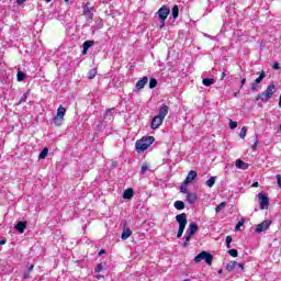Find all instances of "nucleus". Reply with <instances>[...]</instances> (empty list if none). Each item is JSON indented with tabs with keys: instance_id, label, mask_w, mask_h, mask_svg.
I'll return each instance as SVG.
<instances>
[{
	"instance_id": "aec40b11",
	"label": "nucleus",
	"mask_w": 281,
	"mask_h": 281,
	"mask_svg": "<svg viewBox=\"0 0 281 281\" xmlns=\"http://www.w3.org/2000/svg\"><path fill=\"white\" fill-rule=\"evenodd\" d=\"M186 199L188 201V203H195L196 202V193H186Z\"/></svg>"
},
{
	"instance_id": "39448f33",
	"label": "nucleus",
	"mask_w": 281,
	"mask_h": 281,
	"mask_svg": "<svg viewBox=\"0 0 281 281\" xmlns=\"http://www.w3.org/2000/svg\"><path fill=\"white\" fill-rule=\"evenodd\" d=\"M67 114V109L63 105H59L57 109V114L53 119V123L55 126H63V122H65V115Z\"/></svg>"
},
{
	"instance_id": "49530a36",
	"label": "nucleus",
	"mask_w": 281,
	"mask_h": 281,
	"mask_svg": "<svg viewBox=\"0 0 281 281\" xmlns=\"http://www.w3.org/2000/svg\"><path fill=\"white\" fill-rule=\"evenodd\" d=\"M25 0H16V3H18V5H23V2H24Z\"/></svg>"
},
{
	"instance_id": "c9c22d12",
	"label": "nucleus",
	"mask_w": 281,
	"mask_h": 281,
	"mask_svg": "<svg viewBox=\"0 0 281 281\" xmlns=\"http://www.w3.org/2000/svg\"><path fill=\"white\" fill-rule=\"evenodd\" d=\"M226 247L227 249H232V236H226Z\"/></svg>"
},
{
	"instance_id": "4c0bfd02",
	"label": "nucleus",
	"mask_w": 281,
	"mask_h": 281,
	"mask_svg": "<svg viewBox=\"0 0 281 281\" xmlns=\"http://www.w3.org/2000/svg\"><path fill=\"white\" fill-rule=\"evenodd\" d=\"M27 101V93H24L21 98L18 104H23V102Z\"/></svg>"
},
{
	"instance_id": "a878e982",
	"label": "nucleus",
	"mask_w": 281,
	"mask_h": 281,
	"mask_svg": "<svg viewBox=\"0 0 281 281\" xmlns=\"http://www.w3.org/2000/svg\"><path fill=\"white\" fill-rule=\"evenodd\" d=\"M95 76H98V69L93 68V69L89 70V72H88L89 80H93V78H95Z\"/></svg>"
},
{
	"instance_id": "2f4dec72",
	"label": "nucleus",
	"mask_w": 281,
	"mask_h": 281,
	"mask_svg": "<svg viewBox=\"0 0 281 281\" xmlns=\"http://www.w3.org/2000/svg\"><path fill=\"white\" fill-rule=\"evenodd\" d=\"M225 205H227V202H222V203H220V204L215 207L216 214H218V212H221L222 210H225Z\"/></svg>"
},
{
	"instance_id": "13d9d810",
	"label": "nucleus",
	"mask_w": 281,
	"mask_h": 281,
	"mask_svg": "<svg viewBox=\"0 0 281 281\" xmlns=\"http://www.w3.org/2000/svg\"><path fill=\"white\" fill-rule=\"evenodd\" d=\"M66 1V3L69 1V0H65Z\"/></svg>"
},
{
	"instance_id": "f257e3e1",
	"label": "nucleus",
	"mask_w": 281,
	"mask_h": 281,
	"mask_svg": "<svg viewBox=\"0 0 281 281\" xmlns=\"http://www.w3.org/2000/svg\"><path fill=\"white\" fill-rule=\"evenodd\" d=\"M155 143V137L153 136H145L142 139H138L135 144L136 153H144V150H148L150 146Z\"/></svg>"
},
{
	"instance_id": "4d7b16f0",
	"label": "nucleus",
	"mask_w": 281,
	"mask_h": 281,
	"mask_svg": "<svg viewBox=\"0 0 281 281\" xmlns=\"http://www.w3.org/2000/svg\"><path fill=\"white\" fill-rule=\"evenodd\" d=\"M183 281H190V279H184Z\"/></svg>"
},
{
	"instance_id": "9d476101",
	"label": "nucleus",
	"mask_w": 281,
	"mask_h": 281,
	"mask_svg": "<svg viewBox=\"0 0 281 281\" xmlns=\"http://www.w3.org/2000/svg\"><path fill=\"white\" fill-rule=\"evenodd\" d=\"M265 70H262L259 75V77L251 83V90L252 91H258V86L260 85V82H262V80H265Z\"/></svg>"
},
{
	"instance_id": "412c9836",
	"label": "nucleus",
	"mask_w": 281,
	"mask_h": 281,
	"mask_svg": "<svg viewBox=\"0 0 281 281\" xmlns=\"http://www.w3.org/2000/svg\"><path fill=\"white\" fill-rule=\"evenodd\" d=\"M173 207H176V210H186V203L178 200L173 203Z\"/></svg>"
},
{
	"instance_id": "c85d7f7f",
	"label": "nucleus",
	"mask_w": 281,
	"mask_h": 281,
	"mask_svg": "<svg viewBox=\"0 0 281 281\" xmlns=\"http://www.w3.org/2000/svg\"><path fill=\"white\" fill-rule=\"evenodd\" d=\"M188 184L189 183H186V181H183L180 186V192H182V194H188Z\"/></svg>"
},
{
	"instance_id": "f03ea898",
	"label": "nucleus",
	"mask_w": 281,
	"mask_h": 281,
	"mask_svg": "<svg viewBox=\"0 0 281 281\" xmlns=\"http://www.w3.org/2000/svg\"><path fill=\"white\" fill-rule=\"evenodd\" d=\"M176 221L179 224L177 238H181V236H183V232L186 231V225H188V215L186 213L178 214L176 216Z\"/></svg>"
},
{
	"instance_id": "6e6d98bb",
	"label": "nucleus",
	"mask_w": 281,
	"mask_h": 281,
	"mask_svg": "<svg viewBox=\"0 0 281 281\" xmlns=\"http://www.w3.org/2000/svg\"><path fill=\"white\" fill-rule=\"evenodd\" d=\"M218 273H223V270H220Z\"/></svg>"
},
{
	"instance_id": "37998d69",
	"label": "nucleus",
	"mask_w": 281,
	"mask_h": 281,
	"mask_svg": "<svg viewBox=\"0 0 281 281\" xmlns=\"http://www.w3.org/2000/svg\"><path fill=\"white\" fill-rule=\"evenodd\" d=\"M83 14H91V9L85 8L83 9Z\"/></svg>"
},
{
	"instance_id": "f704fd0d",
	"label": "nucleus",
	"mask_w": 281,
	"mask_h": 281,
	"mask_svg": "<svg viewBox=\"0 0 281 281\" xmlns=\"http://www.w3.org/2000/svg\"><path fill=\"white\" fill-rule=\"evenodd\" d=\"M229 256H232V258H238V250L237 249H231L228 250Z\"/></svg>"
},
{
	"instance_id": "de8ad7c7",
	"label": "nucleus",
	"mask_w": 281,
	"mask_h": 281,
	"mask_svg": "<svg viewBox=\"0 0 281 281\" xmlns=\"http://www.w3.org/2000/svg\"><path fill=\"white\" fill-rule=\"evenodd\" d=\"M225 76H227V74L225 71H223L222 76H221V80H223L225 78Z\"/></svg>"
},
{
	"instance_id": "423d86ee",
	"label": "nucleus",
	"mask_w": 281,
	"mask_h": 281,
	"mask_svg": "<svg viewBox=\"0 0 281 281\" xmlns=\"http://www.w3.org/2000/svg\"><path fill=\"white\" fill-rule=\"evenodd\" d=\"M158 19L160 20V30L166 27V19H168V15L170 14V8L167 5H162L158 11Z\"/></svg>"
},
{
	"instance_id": "a18cd8bd",
	"label": "nucleus",
	"mask_w": 281,
	"mask_h": 281,
	"mask_svg": "<svg viewBox=\"0 0 281 281\" xmlns=\"http://www.w3.org/2000/svg\"><path fill=\"white\" fill-rule=\"evenodd\" d=\"M237 266L239 267V269H241V271H245V265H243V263H237Z\"/></svg>"
},
{
	"instance_id": "ddd939ff",
	"label": "nucleus",
	"mask_w": 281,
	"mask_h": 281,
	"mask_svg": "<svg viewBox=\"0 0 281 281\" xmlns=\"http://www.w3.org/2000/svg\"><path fill=\"white\" fill-rule=\"evenodd\" d=\"M168 111H170V108L164 103L159 109L158 117H161L162 120H166V115H168Z\"/></svg>"
},
{
	"instance_id": "7ed1b4c3",
	"label": "nucleus",
	"mask_w": 281,
	"mask_h": 281,
	"mask_svg": "<svg viewBox=\"0 0 281 281\" xmlns=\"http://www.w3.org/2000/svg\"><path fill=\"white\" fill-rule=\"evenodd\" d=\"M273 93H276V85H269L261 94L257 95L256 101L258 102L261 100V102H267L273 98Z\"/></svg>"
},
{
	"instance_id": "c03bdc74",
	"label": "nucleus",
	"mask_w": 281,
	"mask_h": 281,
	"mask_svg": "<svg viewBox=\"0 0 281 281\" xmlns=\"http://www.w3.org/2000/svg\"><path fill=\"white\" fill-rule=\"evenodd\" d=\"M256 146H258V136H256V140L252 145V150H256Z\"/></svg>"
},
{
	"instance_id": "8fccbe9b",
	"label": "nucleus",
	"mask_w": 281,
	"mask_h": 281,
	"mask_svg": "<svg viewBox=\"0 0 281 281\" xmlns=\"http://www.w3.org/2000/svg\"><path fill=\"white\" fill-rule=\"evenodd\" d=\"M106 251L104 250V249H101L100 251H99V256H102V254H105Z\"/></svg>"
},
{
	"instance_id": "864d4df0",
	"label": "nucleus",
	"mask_w": 281,
	"mask_h": 281,
	"mask_svg": "<svg viewBox=\"0 0 281 281\" xmlns=\"http://www.w3.org/2000/svg\"><path fill=\"white\" fill-rule=\"evenodd\" d=\"M0 245H5V240H0Z\"/></svg>"
},
{
	"instance_id": "2eb2a0df",
	"label": "nucleus",
	"mask_w": 281,
	"mask_h": 281,
	"mask_svg": "<svg viewBox=\"0 0 281 281\" xmlns=\"http://www.w3.org/2000/svg\"><path fill=\"white\" fill-rule=\"evenodd\" d=\"M147 83H148V77H143L136 82V89L138 91H142V89H144V87H146Z\"/></svg>"
},
{
	"instance_id": "0eeeda50",
	"label": "nucleus",
	"mask_w": 281,
	"mask_h": 281,
	"mask_svg": "<svg viewBox=\"0 0 281 281\" xmlns=\"http://www.w3.org/2000/svg\"><path fill=\"white\" fill-rule=\"evenodd\" d=\"M196 232H199V225L196 223H191L188 231L186 232V240L183 243V247H188V245H190V240L192 236L196 234Z\"/></svg>"
},
{
	"instance_id": "c756f323",
	"label": "nucleus",
	"mask_w": 281,
	"mask_h": 281,
	"mask_svg": "<svg viewBox=\"0 0 281 281\" xmlns=\"http://www.w3.org/2000/svg\"><path fill=\"white\" fill-rule=\"evenodd\" d=\"M245 225V218H240L239 222L235 226V232H240V228Z\"/></svg>"
},
{
	"instance_id": "a211bd4d",
	"label": "nucleus",
	"mask_w": 281,
	"mask_h": 281,
	"mask_svg": "<svg viewBox=\"0 0 281 281\" xmlns=\"http://www.w3.org/2000/svg\"><path fill=\"white\" fill-rule=\"evenodd\" d=\"M94 44H95V42H93V41H86L83 43L82 54L86 55L89 52L90 47H93Z\"/></svg>"
},
{
	"instance_id": "473e14b6",
	"label": "nucleus",
	"mask_w": 281,
	"mask_h": 281,
	"mask_svg": "<svg viewBox=\"0 0 281 281\" xmlns=\"http://www.w3.org/2000/svg\"><path fill=\"white\" fill-rule=\"evenodd\" d=\"M155 87H157V79L151 78L149 80V89H155Z\"/></svg>"
},
{
	"instance_id": "ea45409f",
	"label": "nucleus",
	"mask_w": 281,
	"mask_h": 281,
	"mask_svg": "<svg viewBox=\"0 0 281 281\" xmlns=\"http://www.w3.org/2000/svg\"><path fill=\"white\" fill-rule=\"evenodd\" d=\"M272 69H274L276 71H278V69H280V64L278 61H276L273 65H272Z\"/></svg>"
},
{
	"instance_id": "72a5a7b5",
	"label": "nucleus",
	"mask_w": 281,
	"mask_h": 281,
	"mask_svg": "<svg viewBox=\"0 0 281 281\" xmlns=\"http://www.w3.org/2000/svg\"><path fill=\"white\" fill-rule=\"evenodd\" d=\"M239 137L241 139H245V137H247V128L244 126L239 133Z\"/></svg>"
},
{
	"instance_id": "58836bf2",
	"label": "nucleus",
	"mask_w": 281,
	"mask_h": 281,
	"mask_svg": "<svg viewBox=\"0 0 281 281\" xmlns=\"http://www.w3.org/2000/svg\"><path fill=\"white\" fill-rule=\"evenodd\" d=\"M148 170V166L147 165H143L140 168V175H146V171Z\"/></svg>"
},
{
	"instance_id": "79ce46f5",
	"label": "nucleus",
	"mask_w": 281,
	"mask_h": 281,
	"mask_svg": "<svg viewBox=\"0 0 281 281\" xmlns=\"http://www.w3.org/2000/svg\"><path fill=\"white\" fill-rule=\"evenodd\" d=\"M97 273H100L102 271V263H99L95 268Z\"/></svg>"
},
{
	"instance_id": "e433bc0d",
	"label": "nucleus",
	"mask_w": 281,
	"mask_h": 281,
	"mask_svg": "<svg viewBox=\"0 0 281 281\" xmlns=\"http://www.w3.org/2000/svg\"><path fill=\"white\" fill-rule=\"evenodd\" d=\"M237 126H238V122H236V121H229V128L232 130V131H234V128H237Z\"/></svg>"
},
{
	"instance_id": "4468645a",
	"label": "nucleus",
	"mask_w": 281,
	"mask_h": 281,
	"mask_svg": "<svg viewBox=\"0 0 281 281\" xmlns=\"http://www.w3.org/2000/svg\"><path fill=\"white\" fill-rule=\"evenodd\" d=\"M26 228H27V222H18V224L14 226V229L20 234H23Z\"/></svg>"
},
{
	"instance_id": "5fc2aeb1",
	"label": "nucleus",
	"mask_w": 281,
	"mask_h": 281,
	"mask_svg": "<svg viewBox=\"0 0 281 281\" xmlns=\"http://www.w3.org/2000/svg\"><path fill=\"white\" fill-rule=\"evenodd\" d=\"M45 1H46V3H50L52 0H45Z\"/></svg>"
},
{
	"instance_id": "4be33fe9",
	"label": "nucleus",
	"mask_w": 281,
	"mask_h": 281,
	"mask_svg": "<svg viewBox=\"0 0 281 281\" xmlns=\"http://www.w3.org/2000/svg\"><path fill=\"white\" fill-rule=\"evenodd\" d=\"M202 85H204V87H212V85H214V79L213 78H204L202 80Z\"/></svg>"
},
{
	"instance_id": "cd10ccee",
	"label": "nucleus",
	"mask_w": 281,
	"mask_h": 281,
	"mask_svg": "<svg viewBox=\"0 0 281 281\" xmlns=\"http://www.w3.org/2000/svg\"><path fill=\"white\" fill-rule=\"evenodd\" d=\"M49 153V149L45 147L38 155V159H45Z\"/></svg>"
},
{
	"instance_id": "1a4fd4ad",
	"label": "nucleus",
	"mask_w": 281,
	"mask_h": 281,
	"mask_svg": "<svg viewBox=\"0 0 281 281\" xmlns=\"http://www.w3.org/2000/svg\"><path fill=\"white\" fill-rule=\"evenodd\" d=\"M269 227H271V221L266 220L256 226L255 232L257 234H262V232H267V229H269Z\"/></svg>"
},
{
	"instance_id": "3c124183",
	"label": "nucleus",
	"mask_w": 281,
	"mask_h": 281,
	"mask_svg": "<svg viewBox=\"0 0 281 281\" xmlns=\"http://www.w3.org/2000/svg\"><path fill=\"white\" fill-rule=\"evenodd\" d=\"M246 82H247V79H246V78L241 79V87H243V85H245Z\"/></svg>"
},
{
	"instance_id": "393cba45",
	"label": "nucleus",
	"mask_w": 281,
	"mask_h": 281,
	"mask_svg": "<svg viewBox=\"0 0 281 281\" xmlns=\"http://www.w3.org/2000/svg\"><path fill=\"white\" fill-rule=\"evenodd\" d=\"M238 265V262L236 261H231L226 265V271H234V269H236V266Z\"/></svg>"
},
{
	"instance_id": "bb28decb",
	"label": "nucleus",
	"mask_w": 281,
	"mask_h": 281,
	"mask_svg": "<svg viewBox=\"0 0 281 281\" xmlns=\"http://www.w3.org/2000/svg\"><path fill=\"white\" fill-rule=\"evenodd\" d=\"M171 16L173 19H177L179 16V5H173V8L171 10Z\"/></svg>"
},
{
	"instance_id": "6ab92c4d",
	"label": "nucleus",
	"mask_w": 281,
	"mask_h": 281,
	"mask_svg": "<svg viewBox=\"0 0 281 281\" xmlns=\"http://www.w3.org/2000/svg\"><path fill=\"white\" fill-rule=\"evenodd\" d=\"M135 194V191L133 190V188H130L127 190L124 191L123 193V199H133V195Z\"/></svg>"
},
{
	"instance_id": "09e8293b",
	"label": "nucleus",
	"mask_w": 281,
	"mask_h": 281,
	"mask_svg": "<svg viewBox=\"0 0 281 281\" xmlns=\"http://www.w3.org/2000/svg\"><path fill=\"white\" fill-rule=\"evenodd\" d=\"M260 184L258 182H254L252 188H258Z\"/></svg>"
},
{
	"instance_id": "f3484780",
	"label": "nucleus",
	"mask_w": 281,
	"mask_h": 281,
	"mask_svg": "<svg viewBox=\"0 0 281 281\" xmlns=\"http://www.w3.org/2000/svg\"><path fill=\"white\" fill-rule=\"evenodd\" d=\"M194 179H196V171L191 170V171H189L184 182L186 183H192V181H194Z\"/></svg>"
},
{
	"instance_id": "f8f14e48",
	"label": "nucleus",
	"mask_w": 281,
	"mask_h": 281,
	"mask_svg": "<svg viewBox=\"0 0 281 281\" xmlns=\"http://www.w3.org/2000/svg\"><path fill=\"white\" fill-rule=\"evenodd\" d=\"M131 236H133V231H131L130 227H127L126 225L123 226V232L121 234V238L122 240H128V238H131Z\"/></svg>"
},
{
	"instance_id": "a19ab883",
	"label": "nucleus",
	"mask_w": 281,
	"mask_h": 281,
	"mask_svg": "<svg viewBox=\"0 0 281 281\" xmlns=\"http://www.w3.org/2000/svg\"><path fill=\"white\" fill-rule=\"evenodd\" d=\"M277 183L279 186V188H281V176L280 175H277Z\"/></svg>"
},
{
	"instance_id": "20e7f679",
	"label": "nucleus",
	"mask_w": 281,
	"mask_h": 281,
	"mask_svg": "<svg viewBox=\"0 0 281 281\" xmlns=\"http://www.w3.org/2000/svg\"><path fill=\"white\" fill-rule=\"evenodd\" d=\"M202 260H204L209 267H212V262H214V256L209 251L203 250L198 256H195L194 262L199 263L202 262Z\"/></svg>"
},
{
	"instance_id": "5701e85b",
	"label": "nucleus",
	"mask_w": 281,
	"mask_h": 281,
	"mask_svg": "<svg viewBox=\"0 0 281 281\" xmlns=\"http://www.w3.org/2000/svg\"><path fill=\"white\" fill-rule=\"evenodd\" d=\"M115 113V109H109L106 110L105 114H104V120H111V117H113V114Z\"/></svg>"
},
{
	"instance_id": "7c9ffc66",
	"label": "nucleus",
	"mask_w": 281,
	"mask_h": 281,
	"mask_svg": "<svg viewBox=\"0 0 281 281\" xmlns=\"http://www.w3.org/2000/svg\"><path fill=\"white\" fill-rule=\"evenodd\" d=\"M16 78H18V82H23V80H25V72L19 70Z\"/></svg>"
},
{
	"instance_id": "b1692460",
	"label": "nucleus",
	"mask_w": 281,
	"mask_h": 281,
	"mask_svg": "<svg viewBox=\"0 0 281 281\" xmlns=\"http://www.w3.org/2000/svg\"><path fill=\"white\" fill-rule=\"evenodd\" d=\"M214 183H216V176L211 177L209 180H206L205 184L207 188H214Z\"/></svg>"
},
{
	"instance_id": "6e6552de",
	"label": "nucleus",
	"mask_w": 281,
	"mask_h": 281,
	"mask_svg": "<svg viewBox=\"0 0 281 281\" xmlns=\"http://www.w3.org/2000/svg\"><path fill=\"white\" fill-rule=\"evenodd\" d=\"M258 199L260 201L259 203V207L260 210H269V205H270V202H269V196H267L265 193L260 192L258 193Z\"/></svg>"
},
{
	"instance_id": "603ef678",
	"label": "nucleus",
	"mask_w": 281,
	"mask_h": 281,
	"mask_svg": "<svg viewBox=\"0 0 281 281\" xmlns=\"http://www.w3.org/2000/svg\"><path fill=\"white\" fill-rule=\"evenodd\" d=\"M33 269H34V266H31V267L29 268V273H30V271H33Z\"/></svg>"
},
{
	"instance_id": "dca6fc26",
	"label": "nucleus",
	"mask_w": 281,
	"mask_h": 281,
	"mask_svg": "<svg viewBox=\"0 0 281 281\" xmlns=\"http://www.w3.org/2000/svg\"><path fill=\"white\" fill-rule=\"evenodd\" d=\"M235 166L239 170H247V168H249V165L240 159L236 160Z\"/></svg>"
},
{
	"instance_id": "9b49d317",
	"label": "nucleus",
	"mask_w": 281,
	"mask_h": 281,
	"mask_svg": "<svg viewBox=\"0 0 281 281\" xmlns=\"http://www.w3.org/2000/svg\"><path fill=\"white\" fill-rule=\"evenodd\" d=\"M164 124V119L161 116L156 115L153 120H151V128L154 131H157V128H159V126Z\"/></svg>"
}]
</instances>
